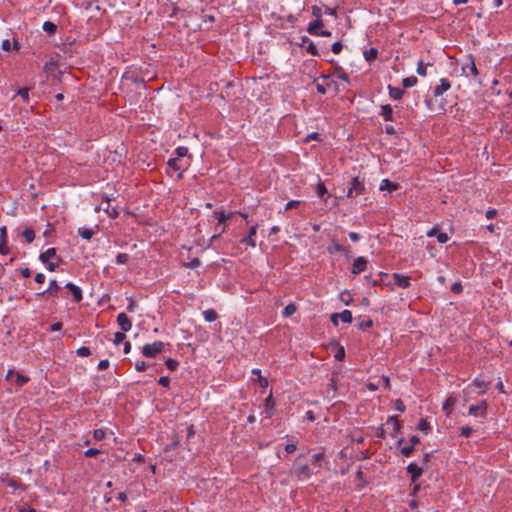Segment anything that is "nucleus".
Instances as JSON below:
<instances>
[{
    "label": "nucleus",
    "instance_id": "nucleus-20",
    "mask_svg": "<svg viewBox=\"0 0 512 512\" xmlns=\"http://www.w3.org/2000/svg\"><path fill=\"white\" fill-rule=\"evenodd\" d=\"M380 115L383 117L385 121H393V109L389 104L381 106Z\"/></svg>",
    "mask_w": 512,
    "mask_h": 512
},
{
    "label": "nucleus",
    "instance_id": "nucleus-56",
    "mask_svg": "<svg viewBox=\"0 0 512 512\" xmlns=\"http://www.w3.org/2000/svg\"><path fill=\"white\" fill-rule=\"evenodd\" d=\"M300 205V201L298 200H290L286 203L284 210L288 211L292 208L298 207Z\"/></svg>",
    "mask_w": 512,
    "mask_h": 512
},
{
    "label": "nucleus",
    "instance_id": "nucleus-52",
    "mask_svg": "<svg viewBox=\"0 0 512 512\" xmlns=\"http://www.w3.org/2000/svg\"><path fill=\"white\" fill-rule=\"evenodd\" d=\"M201 265V261L199 258H193L190 262L184 263V266L187 268H196Z\"/></svg>",
    "mask_w": 512,
    "mask_h": 512
},
{
    "label": "nucleus",
    "instance_id": "nucleus-4",
    "mask_svg": "<svg viewBox=\"0 0 512 512\" xmlns=\"http://www.w3.org/2000/svg\"><path fill=\"white\" fill-rule=\"evenodd\" d=\"M487 401L482 400L478 404H472L469 407L468 414L474 417L485 418L487 412Z\"/></svg>",
    "mask_w": 512,
    "mask_h": 512
},
{
    "label": "nucleus",
    "instance_id": "nucleus-24",
    "mask_svg": "<svg viewBox=\"0 0 512 512\" xmlns=\"http://www.w3.org/2000/svg\"><path fill=\"white\" fill-rule=\"evenodd\" d=\"M302 42L308 44L306 47V50L310 55H312V56L319 55L317 47L315 46V44L313 43V41L311 39H309L308 37H303Z\"/></svg>",
    "mask_w": 512,
    "mask_h": 512
},
{
    "label": "nucleus",
    "instance_id": "nucleus-21",
    "mask_svg": "<svg viewBox=\"0 0 512 512\" xmlns=\"http://www.w3.org/2000/svg\"><path fill=\"white\" fill-rule=\"evenodd\" d=\"M388 91L389 96L394 100H400L405 93V91L402 88L394 87L391 85L388 86Z\"/></svg>",
    "mask_w": 512,
    "mask_h": 512
},
{
    "label": "nucleus",
    "instance_id": "nucleus-30",
    "mask_svg": "<svg viewBox=\"0 0 512 512\" xmlns=\"http://www.w3.org/2000/svg\"><path fill=\"white\" fill-rule=\"evenodd\" d=\"M387 424H391L393 426L394 435L400 431L401 425L398 421L397 416H395V415L389 416L387 419Z\"/></svg>",
    "mask_w": 512,
    "mask_h": 512
},
{
    "label": "nucleus",
    "instance_id": "nucleus-51",
    "mask_svg": "<svg viewBox=\"0 0 512 512\" xmlns=\"http://www.w3.org/2000/svg\"><path fill=\"white\" fill-rule=\"evenodd\" d=\"M394 409L403 413L406 409L404 402L401 399L395 400Z\"/></svg>",
    "mask_w": 512,
    "mask_h": 512
},
{
    "label": "nucleus",
    "instance_id": "nucleus-43",
    "mask_svg": "<svg viewBox=\"0 0 512 512\" xmlns=\"http://www.w3.org/2000/svg\"><path fill=\"white\" fill-rule=\"evenodd\" d=\"M93 436L96 440L101 441L106 437V431L102 428L95 429L93 432Z\"/></svg>",
    "mask_w": 512,
    "mask_h": 512
},
{
    "label": "nucleus",
    "instance_id": "nucleus-63",
    "mask_svg": "<svg viewBox=\"0 0 512 512\" xmlns=\"http://www.w3.org/2000/svg\"><path fill=\"white\" fill-rule=\"evenodd\" d=\"M146 368H147V364L144 361H137L135 364V369L138 372H143L144 370H146Z\"/></svg>",
    "mask_w": 512,
    "mask_h": 512
},
{
    "label": "nucleus",
    "instance_id": "nucleus-55",
    "mask_svg": "<svg viewBox=\"0 0 512 512\" xmlns=\"http://www.w3.org/2000/svg\"><path fill=\"white\" fill-rule=\"evenodd\" d=\"M473 432V429L469 426H464L461 428L460 435L463 437H470Z\"/></svg>",
    "mask_w": 512,
    "mask_h": 512
},
{
    "label": "nucleus",
    "instance_id": "nucleus-50",
    "mask_svg": "<svg viewBox=\"0 0 512 512\" xmlns=\"http://www.w3.org/2000/svg\"><path fill=\"white\" fill-rule=\"evenodd\" d=\"M413 451H414V446L413 445L403 446L401 448V453L405 457H410L412 455Z\"/></svg>",
    "mask_w": 512,
    "mask_h": 512
},
{
    "label": "nucleus",
    "instance_id": "nucleus-37",
    "mask_svg": "<svg viewBox=\"0 0 512 512\" xmlns=\"http://www.w3.org/2000/svg\"><path fill=\"white\" fill-rule=\"evenodd\" d=\"M15 376H16L15 384H16L17 387L24 386L30 380L29 377H27V376H25L23 374H20V373H16Z\"/></svg>",
    "mask_w": 512,
    "mask_h": 512
},
{
    "label": "nucleus",
    "instance_id": "nucleus-49",
    "mask_svg": "<svg viewBox=\"0 0 512 512\" xmlns=\"http://www.w3.org/2000/svg\"><path fill=\"white\" fill-rule=\"evenodd\" d=\"M311 12H312V15L314 17H316V19H321L322 15H323L322 9L317 5H314L311 7Z\"/></svg>",
    "mask_w": 512,
    "mask_h": 512
},
{
    "label": "nucleus",
    "instance_id": "nucleus-34",
    "mask_svg": "<svg viewBox=\"0 0 512 512\" xmlns=\"http://www.w3.org/2000/svg\"><path fill=\"white\" fill-rule=\"evenodd\" d=\"M42 28L49 35L54 34L57 30L56 24H54L53 22H50V21L44 22Z\"/></svg>",
    "mask_w": 512,
    "mask_h": 512
},
{
    "label": "nucleus",
    "instance_id": "nucleus-60",
    "mask_svg": "<svg viewBox=\"0 0 512 512\" xmlns=\"http://www.w3.org/2000/svg\"><path fill=\"white\" fill-rule=\"evenodd\" d=\"M463 290V287L461 285L460 282H455L454 284H452L451 286V291L455 294H460Z\"/></svg>",
    "mask_w": 512,
    "mask_h": 512
},
{
    "label": "nucleus",
    "instance_id": "nucleus-48",
    "mask_svg": "<svg viewBox=\"0 0 512 512\" xmlns=\"http://www.w3.org/2000/svg\"><path fill=\"white\" fill-rule=\"evenodd\" d=\"M296 312V307L295 305L293 304H288L284 310H283V315L284 316H291L292 314H294Z\"/></svg>",
    "mask_w": 512,
    "mask_h": 512
},
{
    "label": "nucleus",
    "instance_id": "nucleus-5",
    "mask_svg": "<svg viewBox=\"0 0 512 512\" xmlns=\"http://www.w3.org/2000/svg\"><path fill=\"white\" fill-rule=\"evenodd\" d=\"M467 60V63L462 66V71L466 76H472L473 78H476L479 75V71L476 67L473 55H467Z\"/></svg>",
    "mask_w": 512,
    "mask_h": 512
},
{
    "label": "nucleus",
    "instance_id": "nucleus-7",
    "mask_svg": "<svg viewBox=\"0 0 512 512\" xmlns=\"http://www.w3.org/2000/svg\"><path fill=\"white\" fill-rule=\"evenodd\" d=\"M258 227H259L258 224L252 225L250 227V229H249V234L247 236L241 238L239 240V243L247 245V246H249L251 248H255L256 247V241L254 240V236L257 233Z\"/></svg>",
    "mask_w": 512,
    "mask_h": 512
},
{
    "label": "nucleus",
    "instance_id": "nucleus-17",
    "mask_svg": "<svg viewBox=\"0 0 512 512\" xmlns=\"http://www.w3.org/2000/svg\"><path fill=\"white\" fill-rule=\"evenodd\" d=\"M323 21L322 19H315L314 21L310 22L307 28V32L311 35L318 36L319 32L323 27Z\"/></svg>",
    "mask_w": 512,
    "mask_h": 512
},
{
    "label": "nucleus",
    "instance_id": "nucleus-46",
    "mask_svg": "<svg viewBox=\"0 0 512 512\" xmlns=\"http://www.w3.org/2000/svg\"><path fill=\"white\" fill-rule=\"evenodd\" d=\"M125 338H126L125 332H123V331L116 332L114 335V344L119 345L120 343H122L125 340Z\"/></svg>",
    "mask_w": 512,
    "mask_h": 512
},
{
    "label": "nucleus",
    "instance_id": "nucleus-45",
    "mask_svg": "<svg viewBox=\"0 0 512 512\" xmlns=\"http://www.w3.org/2000/svg\"><path fill=\"white\" fill-rule=\"evenodd\" d=\"M129 259V255L127 253H118L116 256V263L117 264H125Z\"/></svg>",
    "mask_w": 512,
    "mask_h": 512
},
{
    "label": "nucleus",
    "instance_id": "nucleus-57",
    "mask_svg": "<svg viewBox=\"0 0 512 512\" xmlns=\"http://www.w3.org/2000/svg\"><path fill=\"white\" fill-rule=\"evenodd\" d=\"M344 357H345V349H344V347H342V346H341V347L337 350L336 354L334 355V358H335L337 361H342V360L344 359Z\"/></svg>",
    "mask_w": 512,
    "mask_h": 512
},
{
    "label": "nucleus",
    "instance_id": "nucleus-54",
    "mask_svg": "<svg viewBox=\"0 0 512 512\" xmlns=\"http://www.w3.org/2000/svg\"><path fill=\"white\" fill-rule=\"evenodd\" d=\"M436 238L438 242L442 244L446 243L449 240V237L445 232H438Z\"/></svg>",
    "mask_w": 512,
    "mask_h": 512
},
{
    "label": "nucleus",
    "instance_id": "nucleus-15",
    "mask_svg": "<svg viewBox=\"0 0 512 512\" xmlns=\"http://www.w3.org/2000/svg\"><path fill=\"white\" fill-rule=\"evenodd\" d=\"M65 288H67L71 292L74 302L78 303L82 300V289L79 286L69 282L65 285Z\"/></svg>",
    "mask_w": 512,
    "mask_h": 512
},
{
    "label": "nucleus",
    "instance_id": "nucleus-10",
    "mask_svg": "<svg viewBox=\"0 0 512 512\" xmlns=\"http://www.w3.org/2000/svg\"><path fill=\"white\" fill-rule=\"evenodd\" d=\"M407 472L411 475V482L415 483L423 473V467L418 466L416 463L411 462L407 468Z\"/></svg>",
    "mask_w": 512,
    "mask_h": 512
},
{
    "label": "nucleus",
    "instance_id": "nucleus-59",
    "mask_svg": "<svg viewBox=\"0 0 512 512\" xmlns=\"http://www.w3.org/2000/svg\"><path fill=\"white\" fill-rule=\"evenodd\" d=\"M99 453H100V450H99V449H96V448H89L88 450H86V451L84 452V455H85L86 457L91 458V457H94V456L98 455Z\"/></svg>",
    "mask_w": 512,
    "mask_h": 512
},
{
    "label": "nucleus",
    "instance_id": "nucleus-58",
    "mask_svg": "<svg viewBox=\"0 0 512 512\" xmlns=\"http://www.w3.org/2000/svg\"><path fill=\"white\" fill-rule=\"evenodd\" d=\"M311 140H317V141H320L321 140V137H320V134L317 133V132H312L310 134H308L305 138V142H309Z\"/></svg>",
    "mask_w": 512,
    "mask_h": 512
},
{
    "label": "nucleus",
    "instance_id": "nucleus-39",
    "mask_svg": "<svg viewBox=\"0 0 512 512\" xmlns=\"http://www.w3.org/2000/svg\"><path fill=\"white\" fill-rule=\"evenodd\" d=\"M417 428L420 430V431H423L425 434H428V432L430 431L431 427H430V424L429 422H427V420L425 419H421L417 425Z\"/></svg>",
    "mask_w": 512,
    "mask_h": 512
},
{
    "label": "nucleus",
    "instance_id": "nucleus-64",
    "mask_svg": "<svg viewBox=\"0 0 512 512\" xmlns=\"http://www.w3.org/2000/svg\"><path fill=\"white\" fill-rule=\"evenodd\" d=\"M342 48H343V46L340 42H334L332 44V52L334 54H339L342 51Z\"/></svg>",
    "mask_w": 512,
    "mask_h": 512
},
{
    "label": "nucleus",
    "instance_id": "nucleus-61",
    "mask_svg": "<svg viewBox=\"0 0 512 512\" xmlns=\"http://www.w3.org/2000/svg\"><path fill=\"white\" fill-rule=\"evenodd\" d=\"M257 382L262 388H267L269 384L268 379L262 375L257 376Z\"/></svg>",
    "mask_w": 512,
    "mask_h": 512
},
{
    "label": "nucleus",
    "instance_id": "nucleus-38",
    "mask_svg": "<svg viewBox=\"0 0 512 512\" xmlns=\"http://www.w3.org/2000/svg\"><path fill=\"white\" fill-rule=\"evenodd\" d=\"M378 55V51L376 48H370L369 50L364 52V57L367 61L374 60Z\"/></svg>",
    "mask_w": 512,
    "mask_h": 512
},
{
    "label": "nucleus",
    "instance_id": "nucleus-3",
    "mask_svg": "<svg viewBox=\"0 0 512 512\" xmlns=\"http://www.w3.org/2000/svg\"><path fill=\"white\" fill-rule=\"evenodd\" d=\"M365 190H366V188H365L364 181L361 180L359 177H355L351 181L350 187L347 192V197L355 198L359 195L364 194Z\"/></svg>",
    "mask_w": 512,
    "mask_h": 512
},
{
    "label": "nucleus",
    "instance_id": "nucleus-47",
    "mask_svg": "<svg viewBox=\"0 0 512 512\" xmlns=\"http://www.w3.org/2000/svg\"><path fill=\"white\" fill-rule=\"evenodd\" d=\"M316 193L320 198L324 197V195L327 193V189H326L324 183H322V182L318 183L317 188H316Z\"/></svg>",
    "mask_w": 512,
    "mask_h": 512
},
{
    "label": "nucleus",
    "instance_id": "nucleus-40",
    "mask_svg": "<svg viewBox=\"0 0 512 512\" xmlns=\"http://www.w3.org/2000/svg\"><path fill=\"white\" fill-rule=\"evenodd\" d=\"M76 355L79 357H88L91 355V350L86 346H82L76 350Z\"/></svg>",
    "mask_w": 512,
    "mask_h": 512
},
{
    "label": "nucleus",
    "instance_id": "nucleus-2",
    "mask_svg": "<svg viewBox=\"0 0 512 512\" xmlns=\"http://www.w3.org/2000/svg\"><path fill=\"white\" fill-rule=\"evenodd\" d=\"M167 165L170 169L177 172L178 179H181L183 177L184 171L187 170L190 166V159H176L171 157L168 160Z\"/></svg>",
    "mask_w": 512,
    "mask_h": 512
},
{
    "label": "nucleus",
    "instance_id": "nucleus-41",
    "mask_svg": "<svg viewBox=\"0 0 512 512\" xmlns=\"http://www.w3.org/2000/svg\"><path fill=\"white\" fill-rule=\"evenodd\" d=\"M17 95H19L24 102L29 101V89L28 88H20L16 92Z\"/></svg>",
    "mask_w": 512,
    "mask_h": 512
},
{
    "label": "nucleus",
    "instance_id": "nucleus-53",
    "mask_svg": "<svg viewBox=\"0 0 512 512\" xmlns=\"http://www.w3.org/2000/svg\"><path fill=\"white\" fill-rule=\"evenodd\" d=\"M373 326V321L371 319L364 320L358 324V328L361 330H365Z\"/></svg>",
    "mask_w": 512,
    "mask_h": 512
},
{
    "label": "nucleus",
    "instance_id": "nucleus-42",
    "mask_svg": "<svg viewBox=\"0 0 512 512\" xmlns=\"http://www.w3.org/2000/svg\"><path fill=\"white\" fill-rule=\"evenodd\" d=\"M165 364L169 370L174 371L178 367L179 362L176 359L168 358Z\"/></svg>",
    "mask_w": 512,
    "mask_h": 512
},
{
    "label": "nucleus",
    "instance_id": "nucleus-33",
    "mask_svg": "<svg viewBox=\"0 0 512 512\" xmlns=\"http://www.w3.org/2000/svg\"><path fill=\"white\" fill-rule=\"evenodd\" d=\"M57 67V61L53 58H51L49 61H47L44 66H43V70L46 72V73H52L54 72V70L56 69Z\"/></svg>",
    "mask_w": 512,
    "mask_h": 512
},
{
    "label": "nucleus",
    "instance_id": "nucleus-62",
    "mask_svg": "<svg viewBox=\"0 0 512 512\" xmlns=\"http://www.w3.org/2000/svg\"><path fill=\"white\" fill-rule=\"evenodd\" d=\"M158 383L163 386V387H169L170 385V379L168 376H161L159 379H158Z\"/></svg>",
    "mask_w": 512,
    "mask_h": 512
},
{
    "label": "nucleus",
    "instance_id": "nucleus-25",
    "mask_svg": "<svg viewBox=\"0 0 512 512\" xmlns=\"http://www.w3.org/2000/svg\"><path fill=\"white\" fill-rule=\"evenodd\" d=\"M432 66V63H425L423 60H419L417 63L416 72L419 76H426L427 75V68Z\"/></svg>",
    "mask_w": 512,
    "mask_h": 512
},
{
    "label": "nucleus",
    "instance_id": "nucleus-13",
    "mask_svg": "<svg viewBox=\"0 0 512 512\" xmlns=\"http://www.w3.org/2000/svg\"><path fill=\"white\" fill-rule=\"evenodd\" d=\"M392 277L394 284L402 289H407L411 285L409 276L402 275L400 273H393Z\"/></svg>",
    "mask_w": 512,
    "mask_h": 512
},
{
    "label": "nucleus",
    "instance_id": "nucleus-23",
    "mask_svg": "<svg viewBox=\"0 0 512 512\" xmlns=\"http://www.w3.org/2000/svg\"><path fill=\"white\" fill-rule=\"evenodd\" d=\"M398 189V185L391 182L390 180L388 179H383L380 183V186H379V190L381 191H385L387 190L388 192H393L395 190Z\"/></svg>",
    "mask_w": 512,
    "mask_h": 512
},
{
    "label": "nucleus",
    "instance_id": "nucleus-29",
    "mask_svg": "<svg viewBox=\"0 0 512 512\" xmlns=\"http://www.w3.org/2000/svg\"><path fill=\"white\" fill-rule=\"evenodd\" d=\"M78 235L83 239L90 240L94 235V231L86 227H80L78 229Z\"/></svg>",
    "mask_w": 512,
    "mask_h": 512
},
{
    "label": "nucleus",
    "instance_id": "nucleus-14",
    "mask_svg": "<svg viewBox=\"0 0 512 512\" xmlns=\"http://www.w3.org/2000/svg\"><path fill=\"white\" fill-rule=\"evenodd\" d=\"M117 324L123 332H128L132 328V322L125 313H120L117 316Z\"/></svg>",
    "mask_w": 512,
    "mask_h": 512
},
{
    "label": "nucleus",
    "instance_id": "nucleus-31",
    "mask_svg": "<svg viewBox=\"0 0 512 512\" xmlns=\"http://www.w3.org/2000/svg\"><path fill=\"white\" fill-rule=\"evenodd\" d=\"M106 202H107V207H106V208H104V211L108 214V216H109L110 218H113V219H114V218H117V217H118V215H119V212H118L117 208H116V207H111V206H110V203H109V202H110V200H109L108 198H106Z\"/></svg>",
    "mask_w": 512,
    "mask_h": 512
},
{
    "label": "nucleus",
    "instance_id": "nucleus-18",
    "mask_svg": "<svg viewBox=\"0 0 512 512\" xmlns=\"http://www.w3.org/2000/svg\"><path fill=\"white\" fill-rule=\"evenodd\" d=\"M234 214V212H225L223 210H217L213 212V216L217 219L218 225L224 224L228 219L231 218V216Z\"/></svg>",
    "mask_w": 512,
    "mask_h": 512
},
{
    "label": "nucleus",
    "instance_id": "nucleus-16",
    "mask_svg": "<svg viewBox=\"0 0 512 512\" xmlns=\"http://www.w3.org/2000/svg\"><path fill=\"white\" fill-rule=\"evenodd\" d=\"M264 413L267 417H271L275 411V401L273 399L272 393H270L264 400Z\"/></svg>",
    "mask_w": 512,
    "mask_h": 512
},
{
    "label": "nucleus",
    "instance_id": "nucleus-12",
    "mask_svg": "<svg viewBox=\"0 0 512 512\" xmlns=\"http://www.w3.org/2000/svg\"><path fill=\"white\" fill-rule=\"evenodd\" d=\"M61 290V286L55 279L49 281V286L46 290L37 293V296L41 297L44 295L56 296Z\"/></svg>",
    "mask_w": 512,
    "mask_h": 512
},
{
    "label": "nucleus",
    "instance_id": "nucleus-35",
    "mask_svg": "<svg viewBox=\"0 0 512 512\" xmlns=\"http://www.w3.org/2000/svg\"><path fill=\"white\" fill-rule=\"evenodd\" d=\"M418 80L415 76L406 77L402 80V85L404 88H411L417 84Z\"/></svg>",
    "mask_w": 512,
    "mask_h": 512
},
{
    "label": "nucleus",
    "instance_id": "nucleus-27",
    "mask_svg": "<svg viewBox=\"0 0 512 512\" xmlns=\"http://www.w3.org/2000/svg\"><path fill=\"white\" fill-rule=\"evenodd\" d=\"M217 317V312L214 309H207L203 311V318L207 322H214Z\"/></svg>",
    "mask_w": 512,
    "mask_h": 512
},
{
    "label": "nucleus",
    "instance_id": "nucleus-9",
    "mask_svg": "<svg viewBox=\"0 0 512 512\" xmlns=\"http://www.w3.org/2000/svg\"><path fill=\"white\" fill-rule=\"evenodd\" d=\"M366 269H367L366 258L363 256H359L354 260V262L352 264L351 273L353 275H358L361 272L365 271Z\"/></svg>",
    "mask_w": 512,
    "mask_h": 512
},
{
    "label": "nucleus",
    "instance_id": "nucleus-36",
    "mask_svg": "<svg viewBox=\"0 0 512 512\" xmlns=\"http://www.w3.org/2000/svg\"><path fill=\"white\" fill-rule=\"evenodd\" d=\"M338 317L341 319L344 323H351L352 322V313L350 310H343L341 313H338Z\"/></svg>",
    "mask_w": 512,
    "mask_h": 512
},
{
    "label": "nucleus",
    "instance_id": "nucleus-8",
    "mask_svg": "<svg viewBox=\"0 0 512 512\" xmlns=\"http://www.w3.org/2000/svg\"><path fill=\"white\" fill-rule=\"evenodd\" d=\"M451 88V82L448 78H441L439 84L433 88V95L435 97L442 96Z\"/></svg>",
    "mask_w": 512,
    "mask_h": 512
},
{
    "label": "nucleus",
    "instance_id": "nucleus-32",
    "mask_svg": "<svg viewBox=\"0 0 512 512\" xmlns=\"http://www.w3.org/2000/svg\"><path fill=\"white\" fill-rule=\"evenodd\" d=\"M22 236L25 238L26 242L31 243L35 239V231L32 228H25L22 232Z\"/></svg>",
    "mask_w": 512,
    "mask_h": 512
},
{
    "label": "nucleus",
    "instance_id": "nucleus-11",
    "mask_svg": "<svg viewBox=\"0 0 512 512\" xmlns=\"http://www.w3.org/2000/svg\"><path fill=\"white\" fill-rule=\"evenodd\" d=\"M327 252L331 255L339 252L347 256L350 251L348 248L340 244L336 239H332L330 245L327 247Z\"/></svg>",
    "mask_w": 512,
    "mask_h": 512
},
{
    "label": "nucleus",
    "instance_id": "nucleus-28",
    "mask_svg": "<svg viewBox=\"0 0 512 512\" xmlns=\"http://www.w3.org/2000/svg\"><path fill=\"white\" fill-rule=\"evenodd\" d=\"M456 402V399L452 396L448 397L443 403V410L449 415L452 411V408Z\"/></svg>",
    "mask_w": 512,
    "mask_h": 512
},
{
    "label": "nucleus",
    "instance_id": "nucleus-44",
    "mask_svg": "<svg viewBox=\"0 0 512 512\" xmlns=\"http://www.w3.org/2000/svg\"><path fill=\"white\" fill-rule=\"evenodd\" d=\"M61 261H62V260H61V258H60V257H57V261H56V262H51V261H49L48 263H44V264L46 265V268H47L50 272H53V271H55V270L58 268V266H59V264H60V262H61Z\"/></svg>",
    "mask_w": 512,
    "mask_h": 512
},
{
    "label": "nucleus",
    "instance_id": "nucleus-22",
    "mask_svg": "<svg viewBox=\"0 0 512 512\" xmlns=\"http://www.w3.org/2000/svg\"><path fill=\"white\" fill-rule=\"evenodd\" d=\"M176 159H190L188 148L185 146L177 147L173 152Z\"/></svg>",
    "mask_w": 512,
    "mask_h": 512
},
{
    "label": "nucleus",
    "instance_id": "nucleus-26",
    "mask_svg": "<svg viewBox=\"0 0 512 512\" xmlns=\"http://www.w3.org/2000/svg\"><path fill=\"white\" fill-rule=\"evenodd\" d=\"M473 386L479 389V394H484L487 391L488 383H486L483 379L477 377L473 380Z\"/></svg>",
    "mask_w": 512,
    "mask_h": 512
},
{
    "label": "nucleus",
    "instance_id": "nucleus-19",
    "mask_svg": "<svg viewBox=\"0 0 512 512\" xmlns=\"http://www.w3.org/2000/svg\"><path fill=\"white\" fill-rule=\"evenodd\" d=\"M54 257H56V249L49 248L39 255V260L44 264V263H48L50 261V259H52Z\"/></svg>",
    "mask_w": 512,
    "mask_h": 512
},
{
    "label": "nucleus",
    "instance_id": "nucleus-1",
    "mask_svg": "<svg viewBox=\"0 0 512 512\" xmlns=\"http://www.w3.org/2000/svg\"><path fill=\"white\" fill-rule=\"evenodd\" d=\"M164 349V342L154 341L153 343H147L142 347V354L146 358H155L158 354L162 353Z\"/></svg>",
    "mask_w": 512,
    "mask_h": 512
},
{
    "label": "nucleus",
    "instance_id": "nucleus-6",
    "mask_svg": "<svg viewBox=\"0 0 512 512\" xmlns=\"http://www.w3.org/2000/svg\"><path fill=\"white\" fill-rule=\"evenodd\" d=\"M292 474L295 475V477L298 480L304 481L311 477V470L309 469L308 465L306 464H299L295 465Z\"/></svg>",
    "mask_w": 512,
    "mask_h": 512
}]
</instances>
